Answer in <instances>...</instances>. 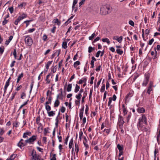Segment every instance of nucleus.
<instances>
[{"label":"nucleus","instance_id":"nucleus-35","mask_svg":"<svg viewBox=\"0 0 160 160\" xmlns=\"http://www.w3.org/2000/svg\"><path fill=\"white\" fill-rule=\"evenodd\" d=\"M87 93H85V92H84V93L82 99V103H83L84 102V99L87 96Z\"/></svg>","mask_w":160,"mask_h":160},{"label":"nucleus","instance_id":"nucleus-47","mask_svg":"<svg viewBox=\"0 0 160 160\" xmlns=\"http://www.w3.org/2000/svg\"><path fill=\"white\" fill-rule=\"evenodd\" d=\"M40 116H38L36 118V122L37 124L40 123Z\"/></svg>","mask_w":160,"mask_h":160},{"label":"nucleus","instance_id":"nucleus-63","mask_svg":"<svg viewBox=\"0 0 160 160\" xmlns=\"http://www.w3.org/2000/svg\"><path fill=\"white\" fill-rule=\"evenodd\" d=\"M101 52V51H98V52H97L96 54V57L97 58L99 56Z\"/></svg>","mask_w":160,"mask_h":160},{"label":"nucleus","instance_id":"nucleus-46","mask_svg":"<svg viewBox=\"0 0 160 160\" xmlns=\"http://www.w3.org/2000/svg\"><path fill=\"white\" fill-rule=\"evenodd\" d=\"M26 16H27V15L23 13L21 16H19V18H20L22 20L23 18H26Z\"/></svg>","mask_w":160,"mask_h":160},{"label":"nucleus","instance_id":"nucleus-19","mask_svg":"<svg viewBox=\"0 0 160 160\" xmlns=\"http://www.w3.org/2000/svg\"><path fill=\"white\" fill-rule=\"evenodd\" d=\"M122 108L123 109V113L124 115H125L127 114V110L126 108H125V105L124 104H122Z\"/></svg>","mask_w":160,"mask_h":160},{"label":"nucleus","instance_id":"nucleus-54","mask_svg":"<svg viewBox=\"0 0 160 160\" xmlns=\"http://www.w3.org/2000/svg\"><path fill=\"white\" fill-rule=\"evenodd\" d=\"M65 108L64 107L62 106L60 109V111L64 113L65 112Z\"/></svg>","mask_w":160,"mask_h":160},{"label":"nucleus","instance_id":"nucleus-45","mask_svg":"<svg viewBox=\"0 0 160 160\" xmlns=\"http://www.w3.org/2000/svg\"><path fill=\"white\" fill-rule=\"evenodd\" d=\"M122 40V36H120L119 38H118L117 39V41L119 42H121Z\"/></svg>","mask_w":160,"mask_h":160},{"label":"nucleus","instance_id":"nucleus-13","mask_svg":"<svg viewBox=\"0 0 160 160\" xmlns=\"http://www.w3.org/2000/svg\"><path fill=\"white\" fill-rule=\"evenodd\" d=\"M87 79L86 78H82V79L80 80L78 83L79 84H82L83 82L85 83L87 82Z\"/></svg>","mask_w":160,"mask_h":160},{"label":"nucleus","instance_id":"nucleus-30","mask_svg":"<svg viewBox=\"0 0 160 160\" xmlns=\"http://www.w3.org/2000/svg\"><path fill=\"white\" fill-rule=\"evenodd\" d=\"M22 20L21 18L18 17V18L15 21L14 23L16 25H17L18 23L21 21Z\"/></svg>","mask_w":160,"mask_h":160},{"label":"nucleus","instance_id":"nucleus-26","mask_svg":"<svg viewBox=\"0 0 160 160\" xmlns=\"http://www.w3.org/2000/svg\"><path fill=\"white\" fill-rule=\"evenodd\" d=\"M67 43L66 42H63L62 44V48L64 49H66L67 48Z\"/></svg>","mask_w":160,"mask_h":160},{"label":"nucleus","instance_id":"nucleus-32","mask_svg":"<svg viewBox=\"0 0 160 160\" xmlns=\"http://www.w3.org/2000/svg\"><path fill=\"white\" fill-rule=\"evenodd\" d=\"M45 108L48 112L51 109L50 106L48 104H45Z\"/></svg>","mask_w":160,"mask_h":160},{"label":"nucleus","instance_id":"nucleus-36","mask_svg":"<svg viewBox=\"0 0 160 160\" xmlns=\"http://www.w3.org/2000/svg\"><path fill=\"white\" fill-rule=\"evenodd\" d=\"M95 36V33H92V35L89 37V39L90 40H92L93 39V38H94V37Z\"/></svg>","mask_w":160,"mask_h":160},{"label":"nucleus","instance_id":"nucleus-5","mask_svg":"<svg viewBox=\"0 0 160 160\" xmlns=\"http://www.w3.org/2000/svg\"><path fill=\"white\" fill-rule=\"evenodd\" d=\"M154 87L153 82L150 81L147 88V92L148 94L150 95L151 94V92L153 91Z\"/></svg>","mask_w":160,"mask_h":160},{"label":"nucleus","instance_id":"nucleus-9","mask_svg":"<svg viewBox=\"0 0 160 160\" xmlns=\"http://www.w3.org/2000/svg\"><path fill=\"white\" fill-rule=\"evenodd\" d=\"M11 79V77H10L6 82L4 88V92L5 93L6 92L7 88L9 85V82Z\"/></svg>","mask_w":160,"mask_h":160},{"label":"nucleus","instance_id":"nucleus-3","mask_svg":"<svg viewBox=\"0 0 160 160\" xmlns=\"http://www.w3.org/2000/svg\"><path fill=\"white\" fill-rule=\"evenodd\" d=\"M25 41L26 44L28 46H31L33 42L32 38L29 36H26L25 37Z\"/></svg>","mask_w":160,"mask_h":160},{"label":"nucleus","instance_id":"nucleus-59","mask_svg":"<svg viewBox=\"0 0 160 160\" xmlns=\"http://www.w3.org/2000/svg\"><path fill=\"white\" fill-rule=\"evenodd\" d=\"M154 41V39L153 38H152L151 39L149 42H148V44H149V45H151L152 43Z\"/></svg>","mask_w":160,"mask_h":160},{"label":"nucleus","instance_id":"nucleus-43","mask_svg":"<svg viewBox=\"0 0 160 160\" xmlns=\"http://www.w3.org/2000/svg\"><path fill=\"white\" fill-rule=\"evenodd\" d=\"M4 47H0V54H2L4 51Z\"/></svg>","mask_w":160,"mask_h":160},{"label":"nucleus","instance_id":"nucleus-14","mask_svg":"<svg viewBox=\"0 0 160 160\" xmlns=\"http://www.w3.org/2000/svg\"><path fill=\"white\" fill-rule=\"evenodd\" d=\"M32 159H36L38 156H37L36 152L33 150L32 153Z\"/></svg>","mask_w":160,"mask_h":160},{"label":"nucleus","instance_id":"nucleus-55","mask_svg":"<svg viewBox=\"0 0 160 160\" xmlns=\"http://www.w3.org/2000/svg\"><path fill=\"white\" fill-rule=\"evenodd\" d=\"M131 114L130 113L128 116L127 117V122H128L129 121V119L131 118Z\"/></svg>","mask_w":160,"mask_h":160},{"label":"nucleus","instance_id":"nucleus-64","mask_svg":"<svg viewBox=\"0 0 160 160\" xmlns=\"http://www.w3.org/2000/svg\"><path fill=\"white\" fill-rule=\"evenodd\" d=\"M4 132V131L3 129L0 128V135H2Z\"/></svg>","mask_w":160,"mask_h":160},{"label":"nucleus","instance_id":"nucleus-38","mask_svg":"<svg viewBox=\"0 0 160 160\" xmlns=\"http://www.w3.org/2000/svg\"><path fill=\"white\" fill-rule=\"evenodd\" d=\"M105 84H103L102 86L101 89H100V92H103L105 90Z\"/></svg>","mask_w":160,"mask_h":160},{"label":"nucleus","instance_id":"nucleus-12","mask_svg":"<svg viewBox=\"0 0 160 160\" xmlns=\"http://www.w3.org/2000/svg\"><path fill=\"white\" fill-rule=\"evenodd\" d=\"M60 51H61L60 49L57 50L55 52L52 54L51 56V58L52 59L54 58L57 55V56H58L60 54Z\"/></svg>","mask_w":160,"mask_h":160},{"label":"nucleus","instance_id":"nucleus-17","mask_svg":"<svg viewBox=\"0 0 160 160\" xmlns=\"http://www.w3.org/2000/svg\"><path fill=\"white\" fill-rule=\"evenodd\" d=\"M52 23H57V25H60L61 24L60 22L58 20L57 18L54 19L52 21Z\"/></svg>","mask_w":160,"mask_h":160},{"label":"nucleus","instance_id":"nucleus-39","mask_svg":"<svg viewBox=\"0 0 160 160\" xmlns=\"http://www.w3.org/2000/svg\"><path fill=\"white\" fill-rule=\"evenodd\" d=\"M59 99H61L62 100L63 99L62 96H60V94H58L57 96V99L58 100Z\"/></svg>","mask_w":160,"mask_h":160},{"label":"nucleus","instance_id":"nucleus-8","mask_svg":"<svg viewBox=\"0 0 160 160\" xmlns=\"http://www.w3.org/2000/svg\"><path fill=\"white\" fill-rule=\"evenodd\" d=\"M37 136L33 135L29 139L25 141L26 143H31L36 140Z\"/></svg>","mask_w":160,"mask_h":160},{"label":"nucleus","instance_id":"nucleus-29","mask_svg":"<svg viewBox=\"0 0 160 160\" xmlns=\"http://www.w3.org/2000/svg\"><path fill=\"white\" fill-rule=\"evenodd\" d=\"M95 50L94 48H92L91 46H89L88 48V52L89 53H91Z\"/></svg>","mask_w":160,"mask_h":160},{"label":"nucleus","instance_id":"nucleus-58","mask_svg":"<svg viewBox=\"0 0 160 160\" xmlns=\"http://www.w3.org/2000/svg\"><path fill=\"white\" fill-rule=\"evenodd\" d=\"M55 125L56 127H58V119L57 118H56L55 119Z\"/></svg>","mask_w":160,"mask_h":160},{"label":"nucleus","instance_id":"nucleus-49","mask_svg":"<svg viewBox=\"0 0 160 160\" xmlns=\"http://www.w3.org/2000/svg\"><path fill=\"white\" fill-rule=\"evenodd\" d=\"M129 24L132 27L134 26V22L132 20H130L128 22Z\"/></svg>","mask_w":160,"mask_h":160},{"label":"nucleus","instance_id":"nucleus-24","mask_svg":"<svg viewBox=\"0 0 160 160\" xmlns=\"http://www.w3.org/2000/svg\"><path fill=\"white\" fill-rule=\"evenodd\" d=\"M80 64V61H77L74 62L73 64V67L74 68H76L77 66L79 65Z\"/></svg>","mask_w":160,"mask_h":160},{"label":"nucleus","instance_id":"nucleus-51","mask_svg":"<svg viewBox=\"0 0 160 160\" xmlns=\"http://www.w3.org/2000/svg\"><path fill=\"white\" fill-rule=\"evenodd\" d=\"M19 124V122H18L17 121H16L14 123L13 126H14L16 128L18 127Z\"/></svg>","mask_w":160,"mask_h":160},{"label":"nucleus","instance_id":"nucleus-25","mask_svg":"<svg viewBox=\"0 0 160 160\" xmlns=\"http://www.w3.org/2000/svg\"><path fill=\"white\" fill-rule=\"evenodd\" d=\"M80 86L77 84H76L75 86V89H74V92L75 93L77 92L79 90Z\"/></svg>","mask_w":160,"mask_h":160},{"label":"nucleus","instance_id":"nucleus-34","mask_svg":"<svg viewBox=\"0 0 160 160\" xmlns=\"http://www.w3.org/2000/svg\"><path fill=\"white\" fill-rule=\"evenodd\" d=\"M116 52L117 53L121 55L123 53V51L121 50L120 49H117L116 50Z\"/></svg>","mask_w":160,"mask_h":160},{"label":"nucleus","instance_id":"nucleus-7","mask_svg":"<svg viewBox=\"0 0 160 160\" xmlns=\"http://www.w3.org/2000/svg\"><path fill=\"white\" fill-rule=\"evenodd\" d=\"M141 123H144L145 124H147V118L145 114H142V117L139 119V122Z\"/></svg>","mask_w":160,"mask_h":160},{"label":"nucleus","instance_id":"nucleus-50","mask_svg":"<svg viewBox=\"0 0 160 160\" xmlns=\"http://www.w3.org/2000/svg\"><path fill=\"white\" fill-rule=\"evenodd\" d=\"M85 106L86 107V108L85 110V114H86V115H87L88 113V105L87 104Z\"/></svg>","mask_w":160,"mask_h":160},{"label":"nucleus","instance_id":"nucleus-62","mask_svg":"<svg viewBox=\"0 0 160 160\" xmlns=\"http://www.w3.org/2000/svg\"><path fill=\"white\" fill-rule=\"evenodd\" d=\"M22 86L21 85H19V86H18L16 88V91H18L20 89H21L22 88Z\"/></svg>","mask_w":160,"mask_h":160},{"label":"nucleus","instance_id":"nucleus-60","mask_svg":"<svg viewBox=\"0 0 160 160\" xmlns=\"http://www.w3.org/2000/svg\"><path fill=\"white\" fill-rule=\"evenodd\" d=\"M15 62H16V61H15L14 60V61H12V62L10 64V67L11 68L13 67L14 66L15 63Z\"/></svg>","mask_w":160,"mask_h":160},{"label":"nucleus","instance_id":"nucleus-53","mask_svg":"<svg viewBox=\"0 0 160 160\" xmlns=\"http://www.w3.org/2000/svg\"><path fill=\"white\" fill-rule=\"evenodd\" d=\"M110 129H104L103 131V132H105L107 134H108L110 132Z\"/></svg>","mask_w":160,"mask_h":160},{"label":"nucleus","instance_id":"nucleus-56","mask_svg":"<svg viewBox=\"0 0 160 160\" xmlns=\"http://www.w3.org/2000/svg\"><path fill=\"white\" fill-rule=\"evenodd\" d=\"M8 20L6 19L5 18L4 20L2 22V24L3 25H4L6 24H7L8 22Z\"/></svg>","mask_w":160,"mask_h":160},{"label":"nucleus","instance_id":"nucleus-20","mask_svg":"<svg viewBox=\"0 0 160 160\" xmlns=\"http://www.w3.org/2000/svg\"><path fill=\"white\" fill-rule=\"evenodd\" d=\"M60 104V102L58 100H56L54 102V107H58Z\"/></svg>","mask_w":160,"mask_h":160},{"label":"nucleus","instance_id":"nucleus-18","mask_svg":"<svg viewBox=\"0 0 160 160\" xmlns=\"http://www.w3.org/2000/svg\"><path fill=\"white\" fill-rule=\"evenodd\" d=\"M47 113L49 117L53 116L55 114V112L53 111L47 112Z\"/></svg>","mask_w":160,"mask_h":160},{"label":"nucleus","instance_id":"nucleus-41","mask_svg":"<svg viewBox=\"0 0 160 160\" xmlns=\"http://www.w3.org/2000/svg\"><path fill=\"white\" fill-rule=\"evenodd\" d=\"M17 156V154H12L10 156V158H11V159H13V160Z\"/></svg>","mask_w":160,"mask_h":160},{"label":"nucleus","instance_id":"nucleus-15","mask_svg":"<svg viewBox=\"0 0 160 160\" xmlns=\"http://www.w3.org/2000/svg\"><path fill=\"white\" fill-rule=\"evenodd\" d=\"M137 110L138 112L140 113H143L145 112V109L143 108H139Z\"/></svg>","mask_w":160,"mask_h":160},{"label":"nucleus","instance_id":"nucleus-44","mask_svg":"<svg viewBox=\"0 0 160 160\" xmlns=\"http://www.w3.org/2000/svg\"><path fill=\"white\" fill-rule=\"evenodd\" d=\"M93 92V90L92 89H90V93H89V100H90L91 98H92V94Z\"/></svg>","mask_w":160,"mask_h":160},{"label":"nucleus","instance_id":"nucleus-11","mask_svg":"<svg viewBox=\"0 0 160 160\" xmlns=\"http://www.w3.org/2000/svg\"><path fill=\"white\" fill-rule=\"evenodd\" d=\"M23 139H21L20 141L18 142V143L17 144V146L20 148H22L25 145V144L24 143H23L22 142L23 141Z\"/></svg>","mask_w":160,"mask_h":160},{"label":"nucleus","instance_id":"nucleus-4","mask_svg":"<svg viewBox=\"0 0 160 160\" xmlns=\"http://www.w3.org/2000/svg\"><path fill=\"white\" fill-rule=\"evenodd\" d=\"M124 122H125L123 120L122 117L119 115L118 124L119 128H122L123 124Z\"/></svg>","mask_w":160,"mask_h":160},{"label":"nucleus","instance_id":"nucleus-52","mask_svg":"<svg viewBox=\"0 0 160 160\" xmlns=\"http://www.w3.org/2000/svg\"><path fill=\"white\" fill-rule=\"evenodd\" d=\"M8 9L11 13H12L13 12V7H10L8 8Z\"/></svg>","mask_w":160,"mask_h":160},{"label":"nucleus","instance_id":"nucleus-16","mask_svg":"<svg viewBox=\"0 0 160 160\" xmlns=\"http://www.w3.org/2000/svg\"><path fill=\"white\" fill-rule=\"evenodd\" d=\"M13 37L12 36H10L9 37V39L6 40L5 42V44L7 45H8L10 41L12 40V39L13 38Z\"/></svg>","mask_w":160,"mask_h":160},{"label":"nucleus","instance_id":"nucleus-37","mask_svg":"<svg viewBox=\"0 0 160 160\" xmlns=\"http://www.w3.org/2000/svg\"><path fill=\"white\" fill-rule=\"evenodd\" d=\"M73 16H71L68 19L67 21L66 22H65V24H68L69 23L71 22V20L73 18Z\"/></svg>","mask_w":160,"mask_h":160},{"label":"nucleus","instance_id":"nucleus-2","mask_svg":"<svg viewBox=\"0 0 160 160\" xmlns=\"http://www.w3.org/2000/svg\"><path fill=\"white\" fill-rule=\"evenodd\" d=\"M150 76L148 73H146L144 74V78L142 84L143 87L146 86L148 83Z\"/></svg>","mask_w":160,"mask_h":160},{"label":"nucleus","instance_id":"nucleus-28","mask_svg":"<svg viewBox=\"0 0 160 160\" xmlns=\"http://www.w3.org/2000/svg\"><path fill=\"white\" fill-rule=\"evenodd\" d=\"M82 95L81 93H80V92H79L78 94V95H76V98L78 100H79V101H80V99L81 98V97H82Z\"/></svg>","mask_w":160,"mask_h":160},{"label":"nucleus","instance_id":"nucleus-6","mask_svg":"<svg viewBox=\"0 0 160 160\" xmlns=\"http://www.w3.org/2000/svg\"><path fill=\"white\" fill-rule=\"evenodd\" d=\"M138 129L143 132H146L148 129L144 125H143L142 123H141L140 122H138L137 124Z\"/></svg>","mask_w":160,"mask_h":160},{"label":"nucleus","instance_id":"nucleus-57","mask_svg":"<svg viewBox=\"0 0 160 160\" xmlns=\"http://www.w3.org/2000/svg\"><path fill=\"white\" fill-rule=\"evenodd\" d=\"M100 37H97L92 42V43H93L95 42L98 41L100 39Z\"/></svg>","mask_w":160,"mask_h":160},{"label":"nucleus","instance_id":"nucleus-42","mask_svg":"<svg viewBox=\"0 0 160 160\" xmlns=\"http://www.w3.org/2000/svg\"><path fill=\"white\" fill-rule=\"evenodd\" d=\"M26 94L25 92H23L22 93L21 95V98L23 99L24 98V97H26Z\"/></svg>","mask_w":160,"mask_h":160},{"label":"nucleus","instance_id":"nucleus-1","mask_svg":"<svg viewBox=\"0 0 160 160\" xmlns=\"http://www.w3.org/2000/svg\"><path fill=\"white\" fill-rule=\"evenodd\" d=\"M110 7L108 5H105L101 7L100 13L103 15H105L110 12Z\"/></svg>","mask_w":160,"mask_h":160},{"label":"nucleus","instance_id":"nucleus-21","mask_svg":"<svg viewBox=\"0 0 160 160\" xmlns=\"http://www.w3.org/2000/svg\"><path fill=\"white\" fill-rule=\"evenodd\" d=\"M52 61H49L47 62V64L46 65V68L47 69V70H46V71H47L49 68V66L52 64Z\"/></svg>","mask_w":160,"mask_h":160},{"label":"nucleus","instance_id":"nucleus-22","mask_svg":"<svg viewBox=\"0 0 160 160\" xmlns=\"http://www.w3.org/2000/svg\"><path fill=\"white\" fill-rule=\"evenodd\" d=\"M157 140L158 143L160 142V130H159L157 136Z\"/></svg>","mask_w":160,"mask_h":160},{"label":"nucleus","instance_id":"nucleus-48","mask_svg":"<svg viewBox=\"0 0 160 160\" xmlns=\"http://www.w3.org/2000/svg\"><path fill=\"white\" fill-rule=\"evenodd\" d=\"M13 54L14 56L15 59H16L17 58V53L16 50L15 49L14 50Z\"/></svg>","mask_w":160,"mask_h":160},{"label":"nucleus","instance_id":"nucleus-10","mask_svg":"<svg viewBox=\"0 0 160 160\" xmlns=\"http://www.w3.org/2000/svg\"><path fill=\"white\" fill-rule=\"evenodd\" d=\"M84 106H82V108L80 110L79 117L81 120L83 118V115L84 110Z\"/></svg>","mask_w":160,"mask_h":160},{"label":"nucleus","instance_id":"nucleus-61","mask_svg":"<svg viewBox=\"0 0 160 160\" xmlns=\"http://www.w3.org/2000/svg\"><path fill=\"white\" fill-rule=\"evenodd\" d=\"M142 49L140 48L139 49V57H141L142 56Z\"/></svg>","mask_w":160,"mask_h":160},{"label":"nucleus","instance_id":"nucleus-27","mask_svg":"<svg viewBox=\"0 0 160 160\" xmlns=\"http://www.w3.org/2000/svg\"><path fill=\"white\" fill-rule=\"evenodd\" d=\"M72 88V84H69L68 85L67 88V91L68 92H69L71 91Z\"/></svg>","mask_w":160,"mask_h":160},{"label":"nucleus","instance_id":"nucleus-40","mask_svg":"<svg viewBox=\"0 0 160 160\" xmlns=\"http://www.w3.org/2000/svg\"><path fill=\"white\" fill-rule=\"evenodd\" d=\"M23 73L22 72L18 76L17 79L18 80H19L20 81V79H21V78L23 77Z\"/></svg>","mask_w":160,"mask_h":160},{"label":"nucleus","instance_id":"nucleus-23","mask_svg":"<svg viewBox=\"0 0 160 160\" xmlns=\"http://www.w3.org/2000/svg\"><path fill=\"white\" fill-rule=\"evenodd\" d=\"M117 148L119 150V151H123V146H121L119 144H118L117 145Z\"/></svg>","mask_w":160,"mask_h":160},{"label":"nucleus","instance_id":"nucleus-33","mask_svg":"<svg viewBox=\"0 0 160 160\" xmlns=\"http://www.w3.org/2000/svg\"><path fill=\"white\" fill-rule=\"evenodd\" d=\"M16 94H17V92H13L12 93V96H11V99H10V100L11 101H12L13 100V99L14 98Z\"/></svg>","mask_w":160,"mask_h":160},{"label":"nucleus","instance_id":"nucleus-31","mask_svg":"<svg viewBox=\"0 0 160 160\" xmlns=\"http://www.w3.org/2000/svg\"><path fill=\"white\" fill-rule=\"evenodd\" d=\"M52 97L50 96L48 99V101L45 102V104H51V103Z\"/></svg>","mask_w":160,"mask_h":160}]
</instances>
